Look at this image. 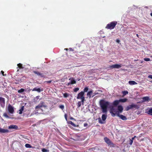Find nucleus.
<instances>
[{"instance_id": "obj_21", "label": "nucleus", "mask_w": 152, "mask_h": 152, "mask_svg": "<svg viewBox=\"0 0 152 152\" xmlns=\"http://www.w3.org/2000/svg\"><path fill=\"white\" fill-rule=\"evenodd\" d=\"M68 123L71 124L72 126H74V127H76L78 126V125L76 126L75 124L74 123H73L72 121H69Z\"/></svg>"}, {"instance_id": "obj_8", "label": "nucleus", "mask_w": 152, "mask_h": 152, "mask_svg": "<svg viewBox=\"0 0 152 152\" xmlns=\"http://www.w3.org/2000/svg\"><path fill=\"white\" fill-rule=\"evenodd\" d=\"M122 66L121 64H115L112 65H111L110 66V69H118L119 68L121 67Z\"/></svg>"}, {"instance_id": "obj_39", "label": "nucleus", "mask_w": 152, "mask_h": 152, "mask_svg": "<svg viewBox=\"0 0 152 152\" xmlns=\"http://www.w3.org/2000/svg\"><path fill=\"white\" fill-rule=\"evenodd\" d=\"M59 107L60 108L63 109L64 108V106L63 105H60Z\"/></svg>"}, {"instance_id": "obj_34", "label": "nucleus", "mask_w": 152, "mask_h": 152, "mask_svg": "<svg viewBox=\"0 0 152 152\" xmlns=\"http://www.w3.org/2000/svg\"><path fill=\"white\" fill-rule=\"evenodd\" d=\"M79 90V88H75L74 89V91L75 92H76L77 91H78Z\"/></svg>"}, {"instance_id": "obj_25", "label": "nucleus", "mask_w": 152, "mask_h": 152, "mask_svg": "<svg viewBox=\"0 0 152 152\" xmlns=\"http://www.w3.org/2000/svg\"><path fill=\"white\" fill-rule=\"evenodd\" d=\"M23 109H24V106H23L22 107L21 109L19 110V114H21L22 113V112L23 110Z\"/></svg>"}, {"instance_id": "obj_50", "label": "nucleus", "mask_w": 152, "mask_h": 152, "mask_svg": "<svg viewBox=\"0 0 152 152\" xmlns=\"http://www.w3.org/2000/svg\"><path fill=\"white\" fill-rule=\"evenodd\" d=\"M117 42H119V40H117Z\"/></svg>"}, {"instance_id": "obj_30", "label": "nucleus", "mask_w": 152, "mask_h": 152, "mask_svg": "<svg viewBox=\"0 0 152 152\" xmlns=\"http://www.w3.org/2000/svg\"><path fill=\"white\" fill-rule=\"evenodd\" d=\"M24 90L22 88L18 91V92L19 93L23 92L24 91Z\"/></svg>"}, {"instance_id": "obj_45", "label": "nucleus", "mask_w": 152, "mask_h": 152, "mask_svg": "<svg viewBox=\"0 0 152 152\" xmlns=\"http://www.w3.org/2000/svg\"><path fill=\"white\" fill-rule=\"evenodd\" d=\"M136 137V136H134V137H132V140H134V138Z\"/></svg>"}, {"instance_id": "obj_28", "label": "nucleus", "mask_w": 152, "mask_h": 152, "mask_svg": "<svg viewBox=\"0 0 152 152\" xmlns=\"http://www.w3.org/2000/svg\"><path fill=\"white\" fill-rule=\"evenodd\" d=\"M25 147L27 148H31L32 147V146L28 144H26L25 145Z\"/></svg>"}, {"instance_id": "obj_3", "label": "nucleus", "mask_w": 152, "mask_h": 152, "mask_svg": "<svg viewBox=\"0 0 152 152\" xmlns=\"http://www.w3.org/2000/svg\"><path fill=\"white\" fill-rule=\"evenodd\" d=\"M117 24V22L116 21L111 22L107 25L105 28L108 29H112L115 28Z\"/></svg>"}, {"instance_id": "obj_36", "label": "nucleus", "mask_w": 152, "mask_h": 152, "mask_svg": "<svg viewBox=\"0 0 152 152\" xmlns=\"http://www.w3.org/2000/svg\"><path fill=\"white\" fill-rule=\"evenodd\" d=\"M77 104H78V107H79L81 106V102H79L77 103Z\"/></svg>"}, {"instance_id": "obj_23", "label": "nucleus", "mask_w": 152, "mask_h": 152, "mask_svg": "<svg viewBox=\"0 0 152 152\" xmlns=\"http://www.w3.org/2000/svg\"><path fill=\"white\" fill-rule=\"evenodd\" d=\"M122 93L123 94V95L122 96L123 97H124L125 95H126V94H128V92L127 91H122Z\"/></svg>"}, {"instance_id": "obj_12", "label": "nucleus", "mask_w": 152, "mask_h": 152, "mask_svg": "<svg viewBox=\"0 0 152 152\" xmlns=\"http://www.w3.org/2000/svg\"><path fill=\"white\" fill-rule=\"evenodd\" d=\"M116 115L120 117V118L123 120H126L127 119L126 118L125 116L122 115H120L118 114V112H116Z\"/></svg>"}, {"instance_id": "obj_43", "label": "nucleus", "mask_w": 152, "mask_h": 152, "mask_svg": "<svg viewBox=\"0 0 152 152\" xmlns=\"http://www.w3.org/2000/svg\"><path fill=\"white\" fill-rule=\"evenodd\" d=\"M64 116H65V118L66 119V120H67V115H66V114H65Z\"/></svg>"}, {"instance_id": "obj_9", "label": "nucleus", "mask_w": 152, "mask_h": 152, "mask_svg": "<svg viewBox=\"0 0 152 152\" xmlns=\"http://www.w3.org/2000/svg\"><path fill=\"white\" fill-rule=\"evenodd\" d=\"M69 80H70L69 82L68 83V85L70 84H74L76 83V81L75 80V79L73 77H70L69 78Z\"/></svg>"}, {"instance_id": "obj_48", "label": "nucleus", "mask_w": 152, "mask_h": 152, "mask_svg": "<svg viewBox=\"0 0 152 152\" xmlns=\"http://www.w3.org/2000/svg\"><path fill=\"white\" fill-rule=\"evenodd\" d=\"M70 119H71V120H73V119H74L73 118H70Z\"/></svg>"}, {"instance_id": "obj_7", "label": "nucleus", "mask_w": 152, "mask_h": 152, "mask_svg": "<svg viewBox=\"0 0 152 152\" xmlns=\"http://www.w3.org/2000/svg\"><path fill=\"white\" fill-rule=\"evenodd\" d=\"M107 117V115L106 114H103L102 116V119L103 121H102L100 118H98V121L101 124H104V123L103 121H104L106 119Z\"/></svg>"}, {"instance_id": "obj_42", "label": "nucleus", "mask_w": 152, "mask_h": 152, "mask_svg": "<svg viewBox=\"0 0 152 152\" xmlns=\"http://www.w3.org/2000/svg\"><path fill=\"white\" fill-rule=\"evenodd\" d=\"M84 126L86 127L88 126V124L87 123H85L84 124Z\"/></svg>"}, {"instance_id": "obj_4", "label": "nucleus", "mask_w": 152, "mask_h": 152, "mask_svg": "<svg viewBox=\"0 0 152 152\" xmlns=\"http://www.w3.org/2000/svg\"><path fill=\"white\" fill-rule=\"evenodd\" d=\"M77 98V99H81V102H83L85 100L84 92L81 91L78 94Z\"/></svg>"}, {"instance_id": "obj_37", "label": "nucleus", "mask_w": 152, "mask_h": 152, "mask_svg": "<svg viewBox=\"0 0 152 152\" xmlns=\"http://www.w3.org/2000/svg\"><path fill=\"white\" fill-rule=\"evenodd\" d=\"M1 74H2L3 76H5L6 75V74H4V72L3 71H1Z\"/></svg>"}, {"instance_id": "obj_24", "label": "nucleus", "mask_w": 152, "mask_h": 152, "mask_svg": "<svg viewBox=\"0 0 152 152\" xmlns=\"http://www.w3.org/2000/svg\"><path fill=\"white\" fill-rule=\"evenodd\" d=\"M120 101L119 100H115L113 102V104L115 105H117L118 104Z\"/></svg>"}, {"instance_id": "obj_5", "label": "nucleus", "mask_w": 152, "mask_h": 152, "mask_svg": "<svg viewBox=\"0 0 152 152\" xmlns=\"http://www.w3.org/2000/svg\"><path fill=\"white\" fill-rule=\"evenodd\" d=\"M139 108V107L137 105L134 104H132L128 106L126 108V111H128L129 110L133 108H136L137 109Z\"/></svg>"}, {"instance_id": "obj_19", "label": "nucleus", "mask_w": 152, "mask_h": 152, "mask_svg": "<svg viewBox=\"0 0 152 152\" xmlns=\"http://www.w3.org/2000/svg\"><path fill=\"white\" fill-rule=\"evenodd\" d=\"M33 91H38V92H39L41 91H43V90L42 89H41L40 88H34L33 90Z\"/></svg>"}, {"instance_id": "obj_26", "label": "nucleus", "mask_w": 152, "mask_h": 152, "mask_svg": "<svg viewBox=\"0 0 152 152\" xmlns=\"http://www.w3.org/2000/svg\"><path fill=\"white\" fill-rule=\"evenodd\" d=\"M92 91H90L88 92L87 94V95L90 97H91V94H92Z\"/></svg>"}, {"instance_id": "obj_20", "label": "nucleus", "mask_w": 152, "mask_h": 152, "mask_svg": "<svg viewBox=\"0 0 152 152\" xmlns=\"http://www.w3.org/2000/svg\"><path fill=\"white\" fill-rule=\"evenodd\" d=\"M142 99H143L142 102L148 101L149 99V97L148 96L144 97H143Z\"/></svg>"}, {"instance_id": "obj_15", "label": "nucleus", "mask_w": 152, "mask_h": 152, "mask_svg": "<svg viewBox=\"0 0 152 152\" xmlns=\"http://www.w3.org/2000/svg\"><path fill=\"white\" fill-rule=\"evenodd\" d=\"M8 128L9 129H17L18 127L16 125H12L9 126Z\"/></svg>"}, {"instance_id": "obj_32", "label": "nucleus", "mask_w": 152, "mask_h": 152, "mask_svg": "<svg viewBox=\"0 0 152 152\" xmlns=\"http://www.w3.org/2000/svg\"><path fill=\"white\" fill-rule=\"evenodd\" d=\"M144 60L146 61H151V59L149 58H145L144 59Z\"/></svg>"}, {"instance_id": "obj_31", "label": "nucleus", "mask_w": 152, "mask_h": 152, "mask_svg": "<svg viewBox=\"0 0 152 152\" xmlns=\"http://www.w3.org/2000/svg\"><path fill=\"white\" fill-rule=\"evenodd\" d=\"M63 95L64 97L66 98L69 96V94H68L67 93H65Z\"/></svg>"}, {"instance_id": "obj_51", "label": "nucleus", "mask_w": 152, "mask_h": 152, "mask_svg": "<svg viewBox=\"0 0 152 152\" xmlns=\"http://www.w3.org/2000/svg\"><path fill=\"white\" fill-rule=\"evenodd\" d=\"M137 36H138V34H137Z\"/></svg>"}, {"instance_id": "obj_13", "label": "nucleus", "mask_w": 152, "mask_h": 152, "mask_svg": "<svg viewBox=\"0 0 152 152\" xmlns=\"http://www.w3.org/2000/svg\"><path fill=\"white\" fill-rule=\"evenodd\" d=\"M33 72L35 74H37L38 76H40L41 77H42L44 76L43 74L41 73L38 71H34Z\"/></svg>"}, {"instance_id": "obj_16", "label": "nucleus", "mask_w": 152, "mask_h": 152, "mask_svg": "<svg viewBox=\"0 0 152 152\" xmlns=\"http://www.w3.org/2000/svg\"><path fill=\"white\" fill-rule=\"evenodd\" d=\"M9 132L7 129H5L0 128V132L1 133H8Z\"/></svg>"}, {"instance_id": "obj_47", "label": "nucleus", "mask_w": 152, "mask_h": 152, "mask_svg": "<svg viewBox=\"0 0 152 152\" xmlns=\"http://www.w3.org/2000/svg\"><path fill=\"white\" fill-rule=\"evenodd\" d=\"M69 49H70V50L71 51H73V50L72 49V48H70Z\"/></svg>"}, {"instance_id": "obj_2", "label": "nucleus", "mask_w": 152, "mask_h": 152, "mask_svg": "<svg viewBox=\"0 0 152 152\" xmlns=\"http://www.w3.org/2000/svg\"><path fill=\"white\" fill-rule=\"evenodd\" d=\"M101 107L103 113L107 112V108L109 105V103L107 102L102 101L100 103Z\"/></svg>"}, {"instance_id": "obj_11", "label": "nucleus", "mask_w": 152, "mask_h": 152, "mask_svg": "<svg viewBox=\"0 0 152 152\" xmlns=\"http://www.w3.org/2000/svg\"><path fill=\"white\" fill-rule=\"evenodd\" d=\"M0 104L2 107H4L5 104L4 99L1 97H0Z\"/></svg>"}, {"instance_id": "obj_27", "label": "nucleus", "mask_w": 152, "mask_h": 152, "mask_svg": "<svg viewBox=\"0 0 152 152\" xmlns=\"http://www.w3.org/2000/svg\"><path fill=\"white\" fill-rule=\"evenodd\" d=\"M35 109L37 111H38L39 109H41L42 110V109H41V108L38 107V105L36 107Z\"/></svg>"}, {"instance_id": "obj_10", "label": "nucleus", "mask_w": 152, "mask_h": 152, "mask_svg": "<svg viewBox=\"0 0 152 152\" xmlns=\"http://www.w3.org/2000/svg\"><path fill=\"white\" fill-rule=\"evenodd\" d=\"M8 110L9 112L11 114H13L14 112L13 107L10 104L8 105Z\"/></svg>"}, {"instance_id": "obj_18", "label": "nucleus", "mask_w": 152, "mask_h": 152, "mask_svg": "<svg viewBox=\"0 0 152 152\" xmlns=\"http://www.w3.org/2000/svg\"><path fill=\"white\" fill-rule=\"evenodd\" d=\"M129 83L130 85H134L137 84V83L134 81H129Z\"/></svg>"}, {"instance_id": "obj_22", "label": "nucleus", "mask_w": 152, "mask_h": 152, "mask_svg": "<svg viewBox=\"0 0 152 152\" xmlns=\"http://www.w3.org/2000/svg\"><path fill=\"white\" fill-rule=\"evenodd\" d=\"M127 100V99H121L119 100V101L120 102H126Z\"/></svg>"}, {"instance_id": "obj_41", "label": "nucleus", "mask_w": 152, "mask_h": 152, "mask_svg": "<svg viewBox=\"0 0 152 152\" xmlns=\"http://www.w3.org/2000/svg\"><path fill=\"white\" fill-rule=\"evenodd\" d=\"M148 77L152 79V75H149L148 76Z\"/></svg>"}, {"instance_id": "obj_29", "label": "nucleus", "mask_w": 152, "mask_h": 152, "mask_svg": "<svg viewBox=\"0 0 152 152\" xmlns=\"http://www.w3.org/2000/svg\"><path fill=\"white\" fill-rule=\"evenodd\" d=\"M148 114L152 115V108L149 110L148 111Z\"/></svg>"}, {"instance_id": "obj_33", "label": "nucleus", "mask_w": 152, "mask_h": 152, "mask_svg": "<svg viewBox=\"0 0 152 152\" xmlns=\"http://www.w3.org/2000/svg\"><path fill=\"white\" fill-rule=\"evenodd\" d=\"M88 90V88L86 87L84 88V91L83 92H84H84H87Z\"/></svg>"}, {"instance_id": "obj_38", "label": "nucleus", "mask_w": 152, "mask_h": 152, "mask_svg": "<svg viewBox=\"0 0 152 152\" xmlns=\"http://www.w3.org/2000/svg\"><path fill=\"white\" fill-rule=\"evenodd\" d=\"M133 142V140L132 139H130L129 140V144L132 145Z\"/></svg>"}, {"instance_id": "obj_40", "label": "nucleus", "mask_w": 152, "mask_h": 152, "mask_svg": "<svg viewBox=\"0 0 152 152\" xmlns=\"http://www.w3.org/2000/svg\"><path fill=\"white\" fill-rule=\"evenodd\" d=\"M42 152H47V150L45 149H43L42 150Z\"/></svg>"}, {"instance_id": "obj_6", "label": "nucleus", "mask_w": 152, "mask_h": 152, "mask_svg": "<svg viewBox=\"0 0 152 152\" xmlns=\"http://www.w3.org/2000/svg\"><path fill=\"white\" fill-rule=\"evenodd\" d=\"M104 140L108 145L111 147H114V144L108 138L105 137L104 138Z\"/></svg>"}, {"instance_id": "obj_17", "label": "nucleus", "mask_w": 152, "mask_h": 152, "mask_svg": "<svg viewBox=\"0 0 152 152\" xmlns=\"http://www.w3.org/2000/svg\"><path fill=\"white\" fill-rule=\"evenodd\" d=\"M17 66H18L17 67V69H18L17 71H18V68L20 69H23V67L22 66V64L19 63L18 64Z\"/></svg>"}, {"instance_id": "obj_14", "label": "nucleus", "mask_w": 152, "mask_h": 152, "mask_svg": "<svg viewBox=\"0 0 152 152\" xmlns=\"http://www.w3.org/2000/svg\"><path fill=\"white\" fill-rule=\"evenodd\" d=\"M38 107H40L41 108L43 107H44L45 108H46L47 107V106L43 102H42L38 104Z\"/></svg>"}, {"instance_id": "obj_35", "label": "nucleus", "mask_w": 152, "mask_h": 152, "mask_svg": "<svg viewBox=\"0 0 152 152\" xmlns=\"http://www.w3.org/2000/svg\"><path fill=\"white\" fill-rule=\"evenodd\" d=\"M4 116L7 118H9V117L7 115V114L6 113H4L3 114Z\"/></svg>"}, {"instance_id": "obj_49", "label": "nucleus", "mask_w": 152, "mask_h": 152, "mask_svg": "<svg viewBox=\"0 0 152 152\" xmlns=\"http://www.w3.org/2000/svg\"><path fill=\"white\" fill-rule=\"evenodd\" d=\"M150 15H151L152 16V13H151V14H150Z\"/></svg>"}, {"instance_id": "obj_44", "label": "nucleus", "mask_w": 152, "mask_h": 152, "mask_svg": "<svg viewBox=\"0 0 152 152\" xmlns=\"http://www.w3.org/2000/svg\"><path fill=\"white\" fill-rule=\"evenodd\" d=\"M51 81H45V83H50L51 82Z\"/></svg>"}, {"instance_id": "obj_46", "label": "nucleus", "mask_w": 152, "mask_h": 152, "mask_svg": "<svg viewBox=\"0 0 152 152\" xmlns=\"http://www.w3.org/2000/svg\"><path fill=\"white\" fill-rule=\"evenodd\" d=\"M64 50H66V51H67V50H68V48H65V49H64Z\"/></svg>"}, {"instance_id": "obj_1", "label": "nucleus", "mask_w": 152, "mask_h": 152, "mask_svg": "<svg viewBox=\"0 0 152 152\" xmlns=\"http://www.w3.org/2000/svg\"><path fill=\"white\" fill-rule=\"evenodd\" d=\"M117 109L118 111H117L113 107L110 109V112L112 116L114 117L116 115V112H118L119 114V113H121L123 110V107L121 105L118 106Z\"/></svg>"}]
</instances>
